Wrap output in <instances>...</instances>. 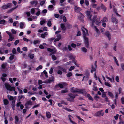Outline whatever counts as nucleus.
Listing matches in <instances>:
<instances>
[{
	"instance_id": "obj_1",
	"label": "nucleus",
	"mask_w": 124,
	"mask_h": 124,
	"mask_svg": "<svg viewBox=\"0 0 124 124\" xmlns=\"http://www.w3.org/2000/svg\"><path fill=\"white\" fill-rule=\"evenodd\" d=\"M82 30L83 34V37L84 39V43L85 46L87 48H89V42L88 38L86 37L89 35L88 31L87 29L83 27L82 28Z\"/></svg>"
},
{
	"instance_id": "obj_2",
	"label": "nucleus",
	"mask_w": 124,
	"mask_h": 124,
	"mask_svg": "<svg viewBox=\"0 0 124 124\" xmlns=\"http://www.w3.org/2000/svg\"><path fill=\"white\" fill-rule=\"evenodd\" d=\"M100 18H97V16H95L93 18L92 21V23L91 24V26L93 27L94 23L95 22V23L96 25L99 26L101 23V21H100Z\"/></svg>"
},
{
	"instance_id": "obj_3",
	"label": "nucleus",
	"mask_w": 124,
	"mask_h": 124,
	"mask_svg": "<svg viewBox=\"0 0 124 124\" xmlns=\"http://www.w3.org/2000/svg\"><path fill=\"white\" fill-rule=\"evenodd\" d=\"M74 87H72L71 88V91L73 93L76 92H79L80 94L86 95L87 93L85 90L82 89H79L78 88H75L74 90L73 89Z\"/></svg>"
},
{
	"instance_id": "obj_4",
	"label": "nucleus",
	"mask_w": 124,
	"mask_h": 124,
	"mask_svg": "<svg viewBox=\"0 0 124 124\" xmlns=\"http://www.w3.org/2000/svg\"><path fill=\"white\" fill-rule=\"evenodd\" d=\"M6 88L8 90L12 91V90L15 91L16 88L14 86L11 87L10 85L8 83H5L4 84Z\"/></svg>"
},
{
	"instance_id": "obj_5",
	"label": "nucleus",
	"mask_w": 124,
	"mask_h": 124,
	"mask_svg": "<svg viewBox=\"0 0 124 124\" xmlns=\"http://www.w3.org/2000/svg\"><path fill=\"white\" fill-rule=\"evenodd\" d=\"M104 112L103 110H101L96 112L94 115V116L96 117H101L103 116Z\"/></svg>"
},
{
	"instance_id": "obj_6",
	"label": "nucleus",
	"mask_w": 124,
	"mask_h": 124,
	"mask_svg": "<svg viewBox=\"0 0 124 124\" xmlns=\"http://www.w3.org/2000/svg\"><path fill=\"white\" fill-rule=\"evenodd\" d=\"M12 5L11 3H9L7 4L6 5H3L1 7V8L3 9H7L8 8H10Z\"/></svg>"
},
{
	"instance_id": "obj_7",
	"label": "nucleus",
	"mask_w": 124,
	"mask_h": 124,
	"mask_svg": "<svg viewBox=\"0 0 124 124\" xmlns=\"http://www.w3.org/2000/svg\"><path fill=\"white\" fill-rule=\"evenodd\" d=\"M79 14L80 15H79L78 16V19L81 21L82 23H84V21L83 20L85 16L84 15H83L81 13H80Z\"/></svg>"
},
{
	"instance_id": "obj_8",
	"label": "nucleus",
	"mask_w": 124,
	"mask_h": 124,
	"mask_svg": "<svg viewBox=\"0 0 124 124\" xmlns=\"http://www.w3.org/2000/svg\"><path fill=\"white\" fill-rule=\"evenodd\" d=\"M49 78V79L46 81V83H50L52 82H54L55 79L54 76H52L50 77Z\"/></svg>"
},
{
	"instance_id": "obj_9",
	"label": "nucleus",
	"mask_w": 124,
	"mask_h": 124,
	"mask_svg": "<svg viewBox=\"0 0 124 124\" xmlns=\"http://www.w3.org/2000/svg\"><path fill=\"white\" fill-rule=\"evenodd\" d=\"M86 14L88 19V20L90 21H92V20L91 17L92 15L90 14V11H86Z\"/></svg>"
},
{
	"instance_id": "obj_10",
	"label": "nucleus",
	"mask_w": 124,
	"mask_h": 124,
	"mask_svg": "<svg viewBox=\"0 0 124 124\" xmlns=\"http://www.w3.org/2000/svg\"><path fill=\"white\" fill-rule=\"evenodd\" d=\"M81 8L79 7H78L76 6H75L74 7V11L75 12L78 13L81 11Z\"/></svg>"
},
{
	"instance_id": "obj_11",
	"label": "nucleus",
	"mask_w": 124,
	"mask_h": 124,
	"mask_svg": "<svg viewBox=\"0 0 124 124\" xmlns=\"http://www.w3.org/2000/svg\"><path fill=\"white\" fill-rule=\"evenodd\" d=\"M85 75L84 77V78L86 80H87L89 77V73L88 71H87L85 73Z\"/></svg>"
},
{
	"instance_id": "obj_12",
	"label": "nucleus",
	"mask_w": 124,
	"mask_h": 124,
	"mask_svg": "<svg viewBox=\"0 0 124 124\" xmlns=\"http://www.w3.org/2000/svg\"><path fill=\"white\" fill-rule=\"evenodd\" d=\"M25 98V96L24 95H19L18 97L17 101L18 102L19 101H20L21 100H24Z\"/></svg>"
},
{
	"instance_id": "obj_13",
	"label": "nucleus",
	"mask_w": 124,
	"mask_h": 124,
	"mask_svg": "<svg viewBox=\"0 0 124 124\" xmlns=\"http://www.w3.org/2000/svg\"><path fill=\"white\" fill-rule=\"evenodd\" d=\"M105 35L107 37L108 39L109 40H110L111 38V35L108 31H107L105 33Z\"/></svg>"
},
{
	"instance_id": "obj_14",
	"label": "nucleus",
	"mask_w": 124,
	"mask_h": 124,
	"mask_svg": "<svg viewBox=\"0 0 124 124\" xmlns=\"http://www.w3.org/2000/svg\"><path fill=\"white\" fill-rule=\"evenodd\" d=\"M111 19V21L113 23H115V24H116L118 23L117 20V19L113 17H112Z\"/></svg>"
},
{
	"instance_id": "obj_15",
	"label": "nucleus",
	"mask_w": 124,
	"mask_h": 124,
	"mask_svg": "<svg viewBox=\"0 0 124 124\" xmlns=\"http://www.w3.org/2000/svg\"><path fill=\"white\" fill-rule=\"evenodd\" d=\"M58 86H59L61 88H64L63 85L61 83H59L58 84L56 85L55 87L57 88Z\"/></svg>"
},
{
	"instance_id": "obj_16",
	"label": "nucleus",
	"mask_w": 124,
	"mask_h": 124,
	"mask_svg": "<svg viewBox=\"0 0 124 124\" xmlns=\"http://www.w3.org/2000/svg\"><path fill=\"white\" fill-rule=\"evenodd\" d=\"M68 96L72 99H73L75 97V96L72 93H70L69 94Z\"/></svg>"
},
{
	"instance_id": "obj_17",
	"label": "nucleus",
	"mask_w": 124,
	"mask_h": 124,
	"mask_svg": "<svg viewBox=\"0 0 124 124\" xmlns=\"http://www.w3.org/2000/svg\"><path fill=\"white\" fill-rule=\"evenodd\" d=\"M101 9L103 10V11L105 12L106 10V8L105 6L104 5L102 4H101Z\"/></svg>"
},
{
	"instance_id": "obj_18",
	"label": "nucleus",
	"mask_w": 124,
	"mask_h": 124,
	"mask_svg": "<svg viewBox=\"0 0 124 124\" xmlns=\"http://www.w3.org/2000/svg\"><path fill=\"white\" fill-rule=\"evenodd\" d=\"M15 124H17L19 120V118L17 116H15Z\"/></svg>"
},
{
	"instance_id": "obj_19",
	"label": "nucleus",
	"mask_w": 124,
	"mask_h": 124,
	"mask_svg": "<svg viewBox=\"0 0 124 124\" xmlns=\"http://www.w3.org/2000/svg\"><path fill=\"white\" fill-rule=\"evenodd\" d=\"M61 27L62 29L63 30H66V28L65 27V25L63 23H61L60 24Z\"/></svg>"
},
{
	"instance_id": "obj_20",
	"label": "nucleus",
	"mask_w": 124,
	"mask_h": 124,
	"mask_svg": "<svg viewBox=\"0 0 124 124\" xmlns=\"http://www.w3.org/2000/svg\"><path fill=\"white\" fill-rule=\"evenodd\" d=\"M87 97L89 100L93 101V99L92 97L90 94H88L87 95Z\"/></svg>"
},
{
	"instance_id": "obj_21",
	"label": "nucleus",
	"mask_w": 124,
	"mask_h": 124,
	"mask_svg": "<svg viewBox=\"0 0 124 124\" xmlns=\"http://www.w3.org/2000/svg\"><path fill=\"white\" fill-rule=\"evenodd\" d=\"M108 95L110 96L111 98H113L114 97V95L111 92H108Z\"/></svg>"
},
{
	"instance_id": "obj_22",
	"label": "nucleus",
	"mask_w": 124,
	"mask_h": 124,
	"mask_svg": "<svg viewBox=\"0 0 124 124\" xmlns=\"http://www.w3.org/2000/svg\"><path fill=\"white\" fill-rule=\"evenodd\" d=\"M46 114L47 118H49L51 117V114L49 112H47L46 113Z\"/></svg>"
},
{
	"instance_id": "obj_23",
	"label": "nucleus",
	"mask_w": 124,
	"mask_h": 124,
	"mask_svg": "<svg viewBox=\"0 0 124 124\" xmlns=\"http://www.w3.org/2000/svg\"><path fill=\"white\" fill-rule=\"evenodd\" d=\"M101 21H102V22H107L108 21V19L107 18L105 17L103 19L101 20Z\"/></svg>"
},
{
	"instance_id": "obj_24",
	"label": "nucleus",
	"mask_w": 124,
	"mask_h": 124,
	"mask_svg": "<svg viewBox=\"0 0 124 124\" xmlns=\"http://www.w3.org/2000/svg\"><path fill=\"white\" fill-rule=\"evenodd\" d=\"M3 101L4 104L5 105H7L9 103L8 101L6 99H4L3 100Z\"/></svg>"
},
{
	"instance_id": "obj_25",
	"label": "nucleus",
	"mask_w": 124,
	"mask_h": 124,
	"mask_svg": "<svg viewBox=\"0 0 124 124\" xmlns=\"http://www.w3.org/2000/svg\"><path fill=\"white\" fill-rule=\"evenodd\" d=\"M32 103L31 101L29 100L25 104V105H31Z\"/></svg>"
},
{
	"instance_id": "obj_26",
	"label": "nucleus",
	"mask_w": 124,
	"mask_h": 124,
	"mask_svg": "<svg viewBox=\"0 0 124 124\" xmlns=\"http://www.w3.org/2000/svg\"><path fill=\"white\" fill-rule=\"evenodd\" d=\"M81 50L84 53H86L87 51V49L85 47H83L81 48Z\"/></svg>"
},
{
	"instance_id": "obj_27",
	"label": "nucleus",
	"mask_w": 124,
	"mask_h": 124,
	"mask_svg": "<svg viewBox=\"0 0 124 124\" xmlns=\"http://www.w3.org/2000/svg\"><path fill=\"white\" fill-rule=\"evenodd\" d=\"M91 73H92L93 72V71H95V72H96V69L94 67L93 65H92V67H91Z\"/></svg>"
},
{
	"instance_id": "obj_28",
	"label": "nucleus",
	"mask_w": 124,
	"mask_h": 124,
	"mask_svg": "<svg viewBox=\"0 0 124 124\" xmlns=\"http://www.w3.org/2000/svg\"><path fill=\"white\" fill-rule=\"evenodd\" d=\"M35 9H37V10H38V11H37V12L36 13V15L37 16H39L40 13V10L38 8H35Z\"/></svg>"
},
{
	"instance_id": "obj_29",
	"label": "nucleus",
	"mask_w": 124,
	"mask_h": 124,
	"mask_svg": "<svg viewBox=\"0 0 124 124\" xmlns=\"http://www.w3.org/2000/svg\"><path fill=\"white\" fill-rule=\"evenodd\" d=\"M68 90L67 89H65V90H62L61 91V93H67L68 92Z\"/></svg>"
},
{
	"instance_id": "obj_30",
	"label": "nucleus",
	"mask_w": 124,
	"mask_h": 124,
	"mask_svg": "<svg viewBox=\"0 0 124 124\" xmlns=\"http://www.w3.org/2000/svg\"><path fill=\"white\" fill-rule=\"evenodd\" d=\"M24 25V23L23 22H21L20 23V27L21 29H22L23 28Z\"/></svg>"
},
{
	"instance_id": "obj_31",
	"label": "nucleus",
	"mask_w": 124,
	"mask_h": 124,
	"mask_svg": "<svg viewBox=\"0 0 124 124\" xmlns=\"http://www.w3.org/2000/svg\"><path fill=\"white\" fill-rule=\"evenodd\" d=\"M6 21L5 20L2 19L0 20V24H4Z\"/></svg>"
},
{
	"instance_id": "obj_32",
	"label": "nucleus",
	"mask_w": 124,
	"mask_h": 124,
	"mask_svg": "<svg viewBox=\"0 0 124 124\" xmlns=\"http://www.w3.org/2000/svg\"><path fill=\"white\" fill-rule=\"evenodd\" d=\"M72 75V73L71 72H68L66 74L67 77H69L71 76Z\"/></svg>"
},
{
	"instance_id": "obj_33",
	"label": "nucleus",
	"mask_w": 124,
	"mask_h": 124,
	"mask_svg": "<svg viewBox=\"0 0 124 124\" xmlns=\"http://www.w3.org/2000/svg\"><path fill=\"white\" fill-rule=\"evenodd\" d=\"M92 90L95 91H98V89L97 86H93Z\"/></svg>"
},
{
	"instance_id": "obj_34",
	"label": "nucleus",
	"mask_w": 124,
	"mask_h": 124,
	"mask_svg": "<svg viewBox=\"0 0 124 124\" xmlns=\"http://www.w3.org/2000/svg\"><path fill=\"white\" fill-rule=\"evenodd\" d=\"M94 28L96 32L99 34H100V32L99 31V29L97 28V27L96 26H94Z\"/></svg>"
},
{
	"instance_id": "obj_35",
	"label": "nucleus",
	"mask_w": 124,
	"mask_h": 124,
	"mask_svg": "<svg viewBox=\"0 0 124 124\" xmlns=\"http://www.w3.org/2000/svg\"><path fill=\"white\" fill-rule=\"evenodd\" d=\"M106 92H103L102 93V97L104 98L106 97Z\"/></svg>"
},
{
	"instance_id": "obj_36",
	"label": "nucleus",
	"mask_w": 124,
	"mask_h": 124,
	"mask_svg": "<svg viewBox=\"0 0 124 124\" xmlns=\"http://www.w3.org/2000/svg\"><path fill=\"white\" fill-rule=\"evenodd\" d=\"M114 58L115 62L116 63L117 65V66H119V64L118 63V62L116 58L115 57H114Z\"/></svg>"
},
{
	"instance_id": "obj_37",
	"label": "nucleus",
	"mask_w": 124,
	"mask_h": 124,
	"mask_svg": "<svg viewBox=\"0 0 124 124\" xmlns=\"http://www.w3.org/2000/svg\"><path fill=\"white\" fill-rule=\"evenodd\" d=\"M18 90L19 91V94H23V93L22 90L20 89L19 87H17V88Z\"/></svg>"
},
{
	"instance_id": "obj_38",
	"label": "nucleus",
	"mask_w": 124,
	"mask_h": 124,
	"mask_svg": "<svg viewBox=\"0 0 124 124\" xmlns=\"http://www.w3.org/2000/svg\"><path fill=\"white\" fill-rule=\"evenodd\" d=\"M69 57L70 59H72L73 61V62H75V58L74 57L73 55H70L69 56Z\"/></svg>"
},
{
	"instance_id": "obj_39",
	"label": "nucleus",
	"mask_w": 124,
	"mask_h": 124,
	"mask_svg": "<svg viewBox=\"0 0 124 124\" xmlns=\"http://www.w3.org/2000/svg\"><path fill=\"white\" fill-rule=\"evenodd\" d=\"M42 68V65H40L38 67L36 68V70L37 71H38L39 69H41Z\"/></svg>"
},
{
	"instance_id": "obj_40",
	"label": "nucleus",
	"mask_w": 124,
	"mask_h": 124,
	"mask_svg": "<svg viewBox=\"0 0 124 124\" xmlns=\"http://www.w3.org/2000/svg\"><path fill=\"white\" fill-rule=\"evenodd\" d=\"M105 84L106 86L109 87H111V86L110 84L108 82H105Z\"/></svg>"
},
{
	"instance_id": "obj_41",
	"label": "nucleus",
	"mask_w": 124,
	"mask_h": 124,
	"mask_svg": "<svg viewBox=\"0 0 124 124\" xmlns=\"http://www.w3.org/2000/svg\"><path fill=\"white\" fill-rule=\"evenodd\" d=\"M12 52L14 54H16V49L15 48H13V49L12 50Z\"/></svg>"
},
{
	"instance_id": "obj_42",
	"label": "nucleus",
	"mask_w": 124,
	"mask_h": 124,
	"mask_svg": "<svg viewBox=\"0 0 124 124\" xmlns=\"http://www.w3.org/2000/svg\"><path fill=\"white\" fill-rule=\"evenodd\" d=\"M14 55H11L9 57V59L10 61L12 60L14 58Z\"/></svg>"
},
{
	"instance_id": "obj_43",
	"label": "nucleus",
	"mask_w": 124,
	"mask_h": 124,
	"mask_svg": "<svg viewBox=\"0 0 124 124\" xmlns=\"http://www.w3.org/2000/svg\"><path fill=\"white\" fill-rule=\"evenodd\" d=\"M75 68V67L74 66H71L70 68L69 69V70L70 71H71L72 70H73Z\"/></svg>"
},
{
	"instance_id": "obj_44",
	"label": "nucleus",
	"mask_w": 124,
	"mask_h": 124,
	"mask_svg": "<svg viewBox=\"0 0 124 124\" xmlns=\"http://www.w3.org/2000/svg\"><path fill=\"white\" fill-rule=\"evenodd\" d=\"M47 25L48 26L50 27L52 25L51 21L50 20H49L48 22Z\"/></svg>"
},
{
	"instance_id": "obj_45",
	"label": "nucleus",
	"mask_w": 124,
	"mask_h": 124,
	"mask_svg": "<svg viewBox=\"0 0 124 124\" xmlns=\"http://www.w3.org/2000/svg\"><path fill=\"white\" fill-rule=\"evenodd\" d=\"M55 38H49L48 40L49 42H52L54 39H55Z\"/></svg>"
},
{
	"instance_id": "obj_46",
	"label": "nucleus",
	"mask_w": 124,
	"mask_h": 124,
	"mask_svg": "<svg viewBox=\"0 0 124 124\" xmlns=\"http://www.w3.org/2000/svg\"><path fill=\"white\" fill-rule=\"evenodd\" d=\"M121 101L122 104H124V97L122 96L121 99Z\"/></svg>"
},
{
	"instance_id": "obj_47",
	"label": "nucleus",
	"mask_w": 124,
	"mask_h": 124,
	"mask_svg": "<svg viewBox=\"0 0 124 124\" xmlns=\"http://www.w3.org/2000/svg\"><path fill=\"white\" fill-rule=\"evenodd\" d=\"M34 57V54H31L29 56L30 58L31 59H33Z\"/></svg>"
},
{
	"instance_id": "obj_48",
	"label": "nucleus",
	"mask_w": 124,
	"mask_h": 124,
	"mask_svg": "<svg viewBox=\"0 0 124 124\" xmlns=\"http://www.w3.org/2000/svg\"><path fill=\"white\" fill-rule=\"evenodd\" d=\"M34 8H32L31 9V14H33L35 13V10Z\"/></svg>"
},
{
	"instance_id": "obj_49",
	"label": "nucleus",
	"mask_w": 124,
	"mask_h": 124,
	"mask_svg": "<svg viewBox=\"0 0 124 124\" xmlns=\"http://www.w3.org/2000/svg\"><path fill=\"white\" fill-rule=\"evenodd\" d=\"M19 42V40H16L14 43V44L15 45H17Z\"/></svg>"
},
{
	"instance_id": "obj_50",
	"label": "nucleus",
	"mask_w": 124,
	"mask_h": 124,
	"mask_svg": "<svg viewBox=\"0 0 124 124\" xmlns=\"http://www.w3.org/2000/svg\"><path fill=\"white\" fill-rule=\"evenodd\" d=\"M117 43H115L114 44V47H113V49L115 51H117V50H116V45H117Z\"/></svg>"
},
{
	"instance_id": "obj_51",
	"label": "nucleus",
	"mask_w": 124,
	"mask_h": 124,
	"mask_svg": "<svg viewBox=\"0 0 124 124\" xmlns=\"http://www.w3.org/2000/svg\"><path fill=\"white\" fill-rule=\"evenodd\" d=\"M106 78H107L108 79H109L111 82H114V81L113 80V79H112L111 78L109 77L108 76H106Z\"/></svg>"
},
{
	"instance_id": "obj_52",
	"label": "nucleus",
	"mask_w": 124,
	"mask_h": 124,
	"mask_svg": "<svg viewBox=\"0 0 124 124\" xmlns=\"http://www.w3.org/2000/svg\"><path fill=\"white\" fill-rule=\"evenodd\" d=\"M115 80L117 82H119V76H117L115 77Z\"/></svg>"
},
{
	"instance_id": "obj_53",
	"label": "nucleus",
	"mask_w": 124,
	"mask_h": 124,
	"mask_svg": "<svg viewBox=\"0 0 124 124\" xmlns=\"http://www.w3.org/2000/svg\"><path fill=\"white\" fill-rule=\"evenodd\" d=\"M84 3L87 6H88L89 4L88 1L86 0H85Z\"/></svg>"
},
{
	"instance_id": "obj_54",
	"label": "nucleus",
	"mask_w": 124,
	"mask_h": 124,
	"mask_svg": "<svg viewBox=\"0 0 124 124\" xmlns=\"http://www.w3.org/2000/svg\"><path fill=\"white\" fill-rule=\"evenodd\" d=\"M11 32L12 33L14 34H16V31L13 29H12L11 30Z\"/></svg>"
},
{
	"instance_id": "obj_55",
	"label": "nucleus",
	"mask_w": 124,
	"mask_h": 124,
	"mask_svg": "<svg viewBox=\"0 0 124 124\" xmlns=\"http://www.w3.org/2000/svg\"><path fill=\"white\" fill-rule=\"evenodd\" d=\"M104 98V100L106 102H109V101L108 100V97L107 96L105 97Z\"/></svg>"
},
{
	"instance_id": "obj_56",
	"label": "nucleus",
	"mask_w": 124,
	"mask_h": 124,
	"mask_svg": "<svg viewBox=\"0 0 124 124\" xmlns=\"http://www.w3.org/2000/svg\"><path fill=\"white\" fill-rule=\"evenodd\" d=\"M52 59L54 60H56L57 59L56 57L54 55H52Z\"/></svg>"
},
{
	"instance_id": "obj_57",
	"label": "nucleus",
	"mask_w": 124,
	"mask_h": 124,
	"mask_svg": "<svg viewBox=\"0 0 124 124\" xmlns=\"http://www.w3.org/2000/svg\"><path fill=\"white\" fill-rule=\"evenodd\" d=\"M53 68L52 67H51L50 69V70L49 71V73L51 74H52L53 72Z\"/></svg>"
},
{
	"instance_id": "obj_58",
	"label": "nucleus",
	"mask_w": 124,
	"mask_h": 124,
	"mask_svg": "<svg viewBox=\"0 0 124 124\" xmlns=\"http://www.w3.org/2000/svg\"><path fill=\"white\" fill-rule=\"evenodd\" d=\"M94 98L95 100L98 101V99L99 98V96H98L97 95H96L94 96Z\"/></svg>"
},
{
	"instance_id": "obj_59",
	"label": "nucleus",
	"mask_w": 124,
	"mask_h": 124,
	"mask_svg": "<svg viewBox=\"0 0 124 124\" xmlns=\"http://www.w3.org/2000/svg\"><path fill=\"white\" fill-rule=\"evenodd\" d=\"M119 115L117 114L116 116H114V118L116 120H117L118 118Z\"/></svg>"
},
{
	"instance_id": "obj_60",
	"label": "nucleus",
	"mask_w": 124,
	"mask_h": 124,
	"mask_svg": "<svg viewBox=\"0 0 124 124\" xmlns=\"http://www.w3.org/2000/svg\"><path fill=\"white\" fill-rule=\"evenodd\" d=\"M71 46L73 48H75L76 47V45L75 44L72 43L71 44Z\"/></svg>"
},
{
	"instance_id": "obj_61",
	"label": "nucleus",
	"mask_w": 124,
	"mask_h": 124,
	"mask_svg": "<svg viewBox=\"0 0 124 124\" xmlns=\"http://www.w3.org/2000/svg\"><path fill=\"white\" fill-rule=\"evenodd\" d=\"M23 39L24 41L27 42L29 41V40L28 39L25 37L23 38Z\"/></svg>"
},
{
	"instance_id": "obj_62",
	"label": "nucleus",
	"mask_w": 124,
	"mask_h": 124,
	"mask_svg": "<svg viewBox=\"0 0 124 124\" xmlns=\"http://www.w3.org/2000/svg\"><path fill=\"white\" fill-rule=\"evenodd\" d=\"M65 109L67 110L69 112H71L73 111V110H71V109L68 108H65L64 109Z\"/></svg>"
},
{
	"instance_id": "obj_63",
	"label": "nucleus",
	"mask_w": 124,
	"mask_h": 124,
	"mask_svg": "<svg viewBox=\"0 0 124 124\" xmlns=\"http://www.w3.org/2000/svg\"><path fill=\"white\" fill-rule=\"evenodd\" d=\"M13 39V37L12 36H10V38L8 39V42H10L12 41Z\"/></svg>"
},
{
	"instance_id": "obj_64",
	"label": "nucleus",
	"mask_w": 124,
	"mask_h": 124,
	"mask_svg": "<svg viewBox=\"0 0 124 124\" xmlns=\"http://www.w3.org/2000/svg\"><path fill=\"white\" fill-rule=\"evenodd\" d=\"M6 64H5L3 63L1 65V67L2 69H5L6 67Z\"/></svg>"
}]
</instances>
